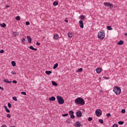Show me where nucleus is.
<instances>
[{
	"label": "nucleus",
	"mask_w": 127,
	"mask_h": 127,
	"mask_svg": "<svg viewBox=\"0 0 127 127\" xmlns=\"http://www.w3.org/2000/svg\"><path fill=\"white\" fill-rule=\"evenodd\" d=\"M6 7H9V5H6Z\"/></svg>",
	"instance_id": "52"
},
{
	"label": "nucleus",
	"mask_w": 127,
	"mask_h": 127,
	"mask_svg": "<svg viewBox=\"0 0 127 127\" xmlns=\"http://www.w3.org/2000/svg\"><path fill=\"white\" fill-rule=\"evenodd\" d=\"M68 37H72V33H68Z\"/></svg>",
	"instance_id": "32"
},
{
	"label": "nucleus",
	"mask_w": 127,
	"mask_h": 127,
	"mask_svg": "<svg viewBox=\"0 0 127 127\" xmlns=\"http://www.w3.org/2000/svg\"><path fill=\"white\" fill-rule=\"evenodd\" d=\"M68 115V114H63L62 117H67Z\"/></svg>",
	"instance_id": "38"
},
{
	"label": "nucleus",
	"mask_w": 127,
	"mask_h": 127,
	"mask_svg": "<svg viewBox=\"0 0 127 127\" xmlns=\"http://www.w3.org/2000/svg\"><path fill=\"white\" fill-rule=\"evenodd\" d=\"M10 117H11V116L10 115V114H7V118H10Z\"/></svg>",
	"instance_id": "42"
},
{
	"label": "nucleus",
	"mask_w": 127,
	"mask_h": 127,
	"mask_svg": "<svg viewBox=\"0 0 127 127\" xmlns=\"http://www.w3.org/2000/svg\"><path fill=\"white\" fill-rule=\"evenodd\" d=\"M74 126L76 127H81V122H76L74 124Z\"/></svg>",
	"instance_id": "9"
},
{
	"label": "nucleus",
	"mask_w": 127,
	"mask_h": 127,
	"mask_svg": "<svg viewBox=\"0 0 127 127\" xmlns=\"http://www.w3.org/2000/svg\"><path fill=\"white\" fill-rule=\"evenodd\" d=\"M29 48H30V49H31V50H33V51H37V49L34 48L33 47V46H30V47H29Z\"/></svg>",
	"instance_id": "13"
},
{
	"label": "nucleus",
	"mask_w": 127,
	"mask_h": 127,
	"mask_svg": "<svg viewBox=\"0 0 127 127\" xmlns=\"http://www.w3.org/2000/svg\"><path fill=\"white\" fill-rule=\"evenodd\" d=\"M54 5H55V6H56V5H58V2L57 1H55L53 3Z\"/></svg>",
	"instance_id": "22"
},
{
	"label": "nucleus",
	"mask_w": 127,
	"mask_h": 127,
	"mask_svg": "<svg viewBox=\"0 0 127 127\" xmlns=\"http://www.w3.org/2000/svg\"><path fill=\"white\" fill-rule=\"evenodd\" d=\"M124 122H123V121H119V122H118L119 125H124Z\"/></svg>",
	"instance_id": "31"
},
{
	"label": "nucleus",
	"mask_w": 127,
	"mask_h": 127,
	"mask_svg": "<svg viewBox=\"0 0 127 127\" xmlns=\"http://www.w3.org/2000/svg\"><path fill=\"white\" fill-rule=\"evenodd\" d=\"M12 100H13V101H17V98H16V97L14 96L12 97Z\"/></svg>",
	"instance_id": "30"
},
{
	"label": "nucleus",
	"mask_w": 127,
	"mask_h": 127,
	"mask_svg": "<svg viewBox=\"0 0 127 127\" xmlns=\"http://www.w3.org/2000/svg\"><path fill=\"white\" fill-rule=\"evenodd\" d=\"M92 120H93V118H92L91 117H89L88 118L89 122H91V121H92Z\"/></svg>",
	"instance_id": "39"
},
{
	"label": "nucleus",
	"mask_w": 127,
	"mask_h": 127,
	"mask_svg": "<svg viewBox=\"0 0 127 127\" xmlns=\"http://www.w3.org/2000/svg\"><path fill=\"white\" fill-rule=\"evenodd\" d=\"M11 74H12V75H16V72H14L13 71H11Z\"/></svg>",
	"instance_id": "45"
},
{
	"label": "nucleus",
	"mask_w": 127,
	"mask_h": 127,
	"mask_svg": "<svg viewBox=\"0 0 127 127\" xmlns=\"http://www.w3.org/2000/svg\"><path fill=\"white\" fill-rule=\"evenodd\" d=\"M99 123H100V124H104V121L103 120V119H99Z\"/></svg>",
	"instance_id": "28"
},
{
	"label": "nucleus",
	"mask_w": 127,
	"mask_h": 127,
	"mask_svg": "<svg viewBox=\"0 0 127 127\" xmlns=\"http://www.w3.org/2000/svg\"><path fill=\"white\" fill-rule=\"evenodd\" d=\"M12 83H13L14 84H17V81L16 80H13Z\"/></svg>",
	"instance_id": "40"
},
{
	"label": "nucleus",
	"mask_w": 127,
	"mask_h": 127,
	"mask_svg": "<svg viewBox=\"0 0 127 127\" xmlns=\"http://www.w3.org/2000/svg\"><path fill=\"white\" fill-rule=\"evenodd\" d=\"M123 43H124V41L121 40L118 42L117 44L118 45H123Z\"/></svg>",
	"instance_id": "17"
},
{
	"label": "nucleus",
	"mask_w": 127,
	"mask_h": 127,
	"mask_svg": "<svg viewBox=\"0 0 127 127\" xmlns=\"http://www.w3.org/2000/svg\"><path fill=\"white\" fill-rule=\"evenodd\" d=\"M45 73H46V74H47V75H50V74H51V73H52V71L46 70L45 71Z\"/></svg>",
	"instance_id": "19"
},
{
	"label": "nucleus",
	"mask_w": 127,
	"mask_h": 127,
	"mask_svg": "<svg viewBox=\"0 0 127 127\" xmlns=\"http://www.w3.org/2000/svg\"><path fill=\"white\" fill-rule=\"evenodd\" d=\"M0 53H4V51L3 50H1L0 51Z\"/></svg>",
	"instance_id": "44"
},
{
	"label": "nucleus",
	"mask_w": 127,
	"mask_h": 127,
	"mask_svg": "<svg viewBox=\"0 0 127 127\" xmlns=\"http://www.w3.org/2000/svg\"><path fill=\"white\" fill-rule=\"evenodd\" d=\"M52 83L53 86H57V83L55 81H52Z\"/></svg>",
	"instance_id": "26"
},
{
	"label": "nucleus",
	"mask_w": 127,
	"mask_h": 127,
	"mask_svg": "<svg viewBox=\"0 0 127 127\" xmlns=\"http://www.w3.org/2000/svg\"><path fill=\"white\" fill-rule=\"evenodd\" d=\"M54 38L56 39V40H57V39L59 38V36L58 35V34H55L54 36Z\"/></svg>",
	"instance_id": "16"
},
{
	"label": "nucleus",
	"mask_w": 127,
	"mask_h": 127,
	"mask_svg": "<svg viewBox=\"0 0 127 127\" xmlns=\"http://www.w3.org/2000/svg\"><path fill=\"white\" fill-rule=\"evenodd\" d=\"M104 5L105 6H107V7H109V8H112L113 7V4H112L111 3L105 2L104 3Z\"/></svg>",
	"instance_id": "6"
},
{
	"label": "nucleus",
	"mask_w": 127,
	"mask_h": 127,
	"mask_svg": "<svg viewBox=\"0 0 127 127\" xmlns=\"http://www.w3.org/2000/svg\"><path fill=\"white\" fill-rule=\"evenodd\" d=\"M22 43H25V38H23L22 40Z\"/></svg>",
	"instance_id": "36"
},
{
	"label": "nucleus",
	"mask_w": 127,
	"mask_h": 127,
	"mask_svg": "<svg viewBox=\"0 0 127 127\" xmlns=\"http://www.w3.org/2000/svg\"><path fill=\"white\" fill-rule=\"evenodd\" d=\"M5 83H7V84H10L12 81H9L8 79H4L3 81Z\"/></svg>",
	"instance_id": "18"
},
{
	"label": "nucleus",
	"mask_w": 127,
	"mask_h": 127,
	"mask_svg": "<svg viewBox=\"0 0 127 127\" xmlns=\"http://www.w3.org/2000/svg\"><path fill=\"white\" fill-rule=\"evenodd\" d=\"M124 35H127V33H125V34H124Z\"/></svg>",
	"instance_id": "53"
},
{
	"label": "nucleus",
	"mask_w": 127,
	"mask_h": 127,
	"mask_svg": "<svg viewBox=\"0 0 127 127\" xmlns=\"http://www.w3.org/2000/svg\"><path fill=\"white\" fill-rule=\"evenodd\" d=\"M36 45H37V46H39V45H40V44L39 43V42H37Z\"/></svg>",
	"instance_id": "48"
},
{
	"label": "nucleus",
	"mask_w": 127,
	"mask_h": 127,
	"mask_svg": "<svg viewBox=\"0 0 127 127\" xmlns=\"http://www.w3.org/2000/svg\"><path fill=\"white\" fill-rule=\"evenodd\" d=\"M57 67H58V64L56 63L54 64L53 66V69H55L56 68H57Z\"/></svg>",
	"instance_id": "21"
},
{
	"label": "nucleus",
	"mask_w": 127,
	"mask_h": 127,
	"mask_svg": "<svg viewBox=\"0 0 127 127\" xmlns=\"http://www.w3.org/2000/svg\"><path fill=\"white\" fill-rule=\"evenodd\" d=\"M71 119H74L75 118V116H74V114L72 115H70Z\"/></svg>",
	"instance_id": "41"
},
{
	"label": "nucleus",
	"mask_w": 127,
	"mask_h": 127,
	"mask_svg": "<svg viewBox=\"0 0 127 127\" xmlns=\"http://www.w3.org/2000/svg\"><path fill=\"white\" fill-rule=\"evenodd\" d=\"M0 89L3 90V88L1 87V86H0Z\"/></svg>",
	"instance_id": "51"
},
{
	"label": "nucleus",
	"mask_w": 127,
	"mask_h": 127,
	"mask_svg": "<svg viewBox=\"0 0 127 127\" xmlns=\"http://www.w3.org/2000/svg\"><path fill=\"white\" fill-rule=\"evenodd\" d=\"M74 102L75 104H77V105H80L81 106L85 105V101L81 97H78L77 98L75 99Z\"/></svg>",
	"instance_id": "1"
},
{
	"label": "nucleus",
	"mask_w": 127,
	"mask_h": 127,
	"mask_svg": "<svg viewBox=\"0 0 127 127\" xmlns=\"http://www.w3.org/2000/svg\"><path fill=\"white\" fill-rule=\"evenodd\" d=\"M113 92L115 93L116 95H120L122 93V89L119 86H115L113 88Z\"/></svg>",
	"instance_id": "2"
},
{
	"label": "nucleus",
	"mask_w": 127,
	"mask_h": 127,
	"mask_svg": "<svg viewBox=\"0 0 127 127\" xmlns=\"http://www.w3.org/2000/svg\"><path fill=\"white\" fill-rule=\"evenodd\" d=\"M95 114L97 117H101V116H102V110H101V109H97L95 111Z\"/></svg>",
	"instance_id": "5"
},
{
	"label": "nucleus",
	"mask_w": 127,
	"mask_h": 127,
	"mask_svg": "<svg viewBox=\"0 0 127 127\" xmlns=\"http://www.w3.org/2000/svg\"><path fill=\"white\" fill-rule=\"evenodd\" d=\"M98 37L99 39H104L105 38V32H99L98 34Z\"/></svg>",
	"instance_id": "4"
},
{
	"label": "nucleus",
	"mask_w": 127,
	"mask_h": 127,
	"mask_svg": "<svg viewBox=\"0 0 127 127\" xmlns=\"http://www.w3.org/2000/svg\"><path fill=\"white\" fill-rule=\"evenodd\" d=\"M113 127H118V124H115L113 125Z\"/></svg>",
	"instance_id": "46"
},
{
	"label": "nucleus",
	"mask_w": 127,
	"mask_h": 127,
	"mask_svg": "<svg viewBox=\"0 0 127 127\" xmlns=\"http://www.w3.org/2000/svg\"><path fill=\"white\" fill-rule=\"evenodd\" d=\"M107 117H108V118L110 117H111V114H110V113H108V114H107Z\"/></svg>",
	"instance_id": "47"
},
{
	"label": "nucleus",
	"mask_w": 127,
	"mask_h": 127,
	"mask_svg": "<svg viewBox=\"0 0 127 127\" xmlns=\"http://www.w3.org/2000/svg\"><path fill=\"white\" fill-rule=\"evenodd\" d=\"M29 24H30V23H29V22L28 21L26 22V25H29Z\"/></svg>",
	"instance_id": "43"
},
{
	"label": "nucleus",
	"mask_w": 127,
	"mask_h": 127,
	"mask_svg": "<svg viewBox=\"0 0 127 127\" xmlns=\"http://www.w3.org/2000/svg\"><path fill=\"white\" fill-rule=\"evenodd\" d=\"M11 64H12V65L13 66V67H15V66L16 65V63H15V62H14V61H12Z\"/></svg>",
	"instance_id": "20"
},
{
	"label": "nucleus",
	"mask_w": 127,
	"mask_h": 127,
	"mask_svg": "<svg viewBox=\"0 0 127 127\" xmlns=\"http://www.w3.org/2000/svg\"><path fill=\"white\" fill-rule=\"evenodd\" d=\"M27 38L28 42L29 43H31V41H32L31 37H30V36H27Z\"/></svg>",
	"instance_id": "12"
},
{
	"label": "nucleus",
	"mask_w": 127,
	"mask_h": 127,
	"mask_svg": "<svg viewBox=\"0 0 127 127\" xmlns=\"http://www.w3.org/2000/svg\"><path fill=\"white\" fill-rule=\"evenodd\" d=\"M82 71H83V68H80L77 70V72H82Z\"/></svg>",
	"instance_id": "29"
},
{
	"label": "nucleus",
	"mask_w": 127,
	"mask_h": 127,
	"mask_svg": "<svg viewBox=\"0 0 127 127\" xmlns=\"http://www.w3.org/2000/svg\"><path fill=\"white\" fill-rule=\"evenodd\" d=\"M4 108L5 110V112H6V113H10V111H9V110L8 109H7V107L6 106H4Z\"/></svg>",
	"instance_id": "15"
},
{
	"label": "nucleus",
	"mask_w": 127,
	"mask_h": 127,
	"mask_svg": "<svg viewBox=\"0 0 127 127\" xmlns=\"http://www.w3.org/2000/svg\"><path fill=\"white\" fill-rule=\"evenodd\" d=\"M57 98L58 101V103L60 105H62L64 104V99H63V98H62V97L60 96H57Z\"/></svg>",
	"instance_id": "3"
},
{
	"label": "nucleus",
	"mask_w": 127,
	"mask_h": 127,
	"mask_svg": "<svg viewBox=\"0 0 127 127\" xmlns=\"http://www.w3.org/2000/svg\"><path fill=\"white\" fill-rule=\"evenodd\" d=\"M79 23L80 27L81 28H84V23H83V20H80Z\"/></svg>",
	"instance_id": "8"
},
{
	"label": "nucleus",
	"mask_w": 127,
	"mask_h": 127,
	"mask_svg": "<svg viewBox=\"0 0 127 127\" xmlns=\"http://www.w3.org/2000/svg\"><path fill=\"white\" fill-rule=\"evenodd\" d=\"M1 127H7L5 125H3L1 126Z\"/></svg>",
	"instance_id": "49"
},
{
	"label": "nucleus",
	"mask_w": 127,
	"mask_h": 127,
	"mask_svg": "<svg viewBox=\"0 0 127 127\" xmlns=\"http://www.w3.org/2000/svg\"><path fill=\"white\" fill-rule=\"evenodd\" d=\"M77 118H81L82 117V112L81 111H78L76 113Z\"/></svg>",
	"instance_id": "7"
},
{
	"label": "nucleus",
	"mask_w": 127,
	"mask_h": 127,
	"mask_svg": "<svg viewBox=\"0 0 127 127\" xmlns=\"http://www.w3.org/2000/svg\"><path fill=\"white\" fill-rule=\"evenodd\" d=\"M107 29H108V30H113V28H111V26H107Z\"/></svg>",
	"instance_id": "25"
},
{
	"label": "nucleus",
	"mask_w": 127,
	"mask_h": 127,
	"mask_svg": "<svg viewBox=\"0 0 127 127\" xmlns=\"http://www.w3.org/2000/svg\"><path fill=\"white\" fill-rule=\"evenodd\" d=\"M21 94L22 95H24V96H26V92H22Z\"/></svg>",
	"instance_id": "34"
},
{
	"label": "nucleus",
	"mask_w": 127,
	"mask_h": 127,
	"mask_svg": "<svg viewBox=\"0 0 127 127\" xmlns=\"http://www.w3.org/2000/svg\"><path fill=\"white\" fill-rule=\"evenodd\" d=\"M13 35L14 36V37H16V36H18V35H19V33L16 32H13Z\"/></svg>",
	"instance_id": "11"
},
{
	"label": "nucleus",
	"mask_w": 127,
	"mask_h": 127,
	"mask_svg": "<svg viewBox=\"0 0 127 127\" xmlns=\"http://www.w3.org/2000/svg\"><path fill=\"white\" fill-rule=\"evenodd\" d=\"M104 78H105V79H107L108 80H109L110 79L109 77H104Z\"/></svg>",
	"instance_id": "50"
},
{
	"label": "nucleus",
	"mask_w": 127,
	"mask_h": 127,
	"mask_svg": "<svg viewBox=\"0 0 127 127\" xmlns=\"http://www.w3.org/2000/svg\"><path fill=\"white\" fill-rule=\"evenodd\" d=\"M80 18L81 19H84V18H85V16H84V15H80Z\"/></svg>",
	"instance_id": "33"
},
{
	"label": "nucleus",
	"mask_w": 127,
	"mask_h": 127,
	"mask_svg": "<svg viewBox=\"0 0 127 127\" xmlns=\"http://www.w3.org/2000/svg\"><path fill=\"white\" fill-rule=\"evenodd\" d=\"M7 106H8V108H11V104L8 103Z\"/></svg>",
	"instance_id": "37"
},
{
	"label": "nucleus",
	"mask_w": 127,
	"mask_h": 127,
	"mask_svg": "<svg viewBox=\"0 0 127 127\" xmlns=\"http://www.w3.org/2000/svg\"><path fill=\"white\" fill-rule=\"evenodd\" d=\"M66 22H68V21H67V20H66Z\"/></svg>",
	"instance_id": "54"
},
{
	"label": "nucleus",
	"mask_w": 127,
	"mask_h": 127,
	"mask_svg": "<svg viewBox=\"0 0 127 127\" xmlns=\"http://www.w3.org/2000/svg\"><path fill=\"white\" fill-rule=\"evenodd\" d=\"M121 112H122V114H125V113H126V110L122 109Z\"/></svg>",
	"instance_id": "35"
},
{
	"label": "nucleus",
	"mask_w": 127,
	"mask_h": 127,
	"mask_svg": "<svg viewBox=\"0 0 127 127\" xmlns=\"http://www.w3.org/2000/svg\"><path fill=\"white\" fill-rule=\"evenodd\" d=\"M102 72V68L100 67H97L96 68V72L98 73V74H100Z\"/></svg>",
	"instance_id": "10"
},
{
	"label": "nucleus",
	"mask_w": 127,
	"mask_h": 127,
	"mask_svg": "<svg viewBox=\"0 0 127 127\" xmlns=\"http://www.w3.org/2000/svg\"><path fill=\"white\" fill-rule=\"evenodd\" d=\"M11 127H14V126H12Z\"/></svg>",
	"instance_id": "55"
},
{
	"label": "nucleus",
	"mask_w": 127,
	"mask_h": 127,
	"mask_svg": "<svg viewBox=\"0 0 127 127\" xmlns=\"http://www.w3.org/2000/svg\"><path fill=\"white\" fill-rule=\"evenodd\" d=\"M15 19L16 20H20V17L19 16H17L16 17H15Z\"/></svg>",
	"instance_id": "24"
},
{
	"label": "nucleus",
	"mask_w": 127,
	"mask_h": 127,
	"mask_svg": "<svg viewBox=\"0 0 127 127\" xmlns=\"http://www.w3.org/2000/svg\"><path fill=\"white\" fill-rule=\"evenodd\" d=\"M0 26H1V27H5L6 26V25H5L4 23H3L2 24H0Z\"/></svg>",
	"instance_id": "23"
},
{
	"label": "nucleus",
	"mask_w": 127,
	"mask_h": 127,
	"mask_svg": "<svg viewBox=\"0 0 127 127\" xmlns=\"http://www.w3.org/2000/svg\"><path fill=\"white\" fill-rule=\"evenodd\" d=\"M55 100H56V98H55V97L54 96H52L49 99V101H55Z\"/></svg>",
	"instance_id": "14"
},
{
	"label": "nucleus",
	"mask_w": 127,
	"mask_h": 127,
	"mask_svg": "<svg viewBox=\"0 0 127 127\" xmlns=\"http://www.w3.org/2000/svg\"><path fill=\"white\" fill-rule=\"evenodd\" d=\"M69 114L70 116L74 115V112L73 111H70Z\"/></svg>",
	"instance_id": "27"
}]
</instances>
